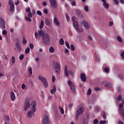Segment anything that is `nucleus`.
Returning a JSON list of instances; mask_svg holds the SVG:
<instances>
[{"mask_svg":"<svg viewBox=\"0 0 124 124\" xmlns=\"http://www.w3.org/2000/svg\"><path fill=\"white\" fill-rule=\"evenodd\" d=\"M31 105L32 108H31L30 110H29L27 113L28 118H31V117L34 115L35 111H36V103H35V101H32L31 103Z\"/></svg>","mask_w":124,"mask_h":124,"instance_id":"1","label":"nucleus"},{"mask_svg":"<svg viewBox=\"0 0 124 124\" xmlns=\"http://www.w3.org/2000/svg\"><path fill=\"white\" fill-rule=\"evenodd\" d=\"M42 41L45 44L50 43V35L48 33H45L42 35Z\"/></svg>","mask_w":124,"mask_h":124,"instance_id":"2","label":"nucleus"},{"mask_svg":"<svg viewBox=\"0 0 124 124\" xmlns=\"http://www.w3.org/2000/svg\"><path fill=\"white\" fill-rule=\"evenodd\" d=\"M38 79L40 80L43 83V85L45 86V88H48L49 84H48V82H47V80H46V78H45L42 77L41 75H39L38 76Z\"/></svg>","mask_w":124,"mask_h":124,"instance_id":"3","label":"nucleus"},{"mask_svg":"<svg viewBox=\"0 0 124 124\" xmlns=\"http://www.w3.org/2000/svg\"><path fill=\"white\" fill-rule=\"evenodd\" d=\"M64 73L66 77H68L69 74L71 76H74V73H73V72L71 71V70H68L66 66L64 67Z\"/></svg>","mask_w":124,"mask_h":124,"instance_id":"4","label":"nucleus"},{"mask_svg":"<svg viewBox=\"0 0 124 124\" xmlns=\"http://www.w3.org/2000/svg\"><path fill=\"white\" fill-rule=\"evenodd\" d=\"M30 107H31V103L29 101H26L23 105L24 110L25 111H28Z\"/></svg>","mask_w":124,"mask_h":124,"instance_id":"5","label":"nucleus"},{"mask_svg":"<svg viewBox=\"0 0 124 124\" xmlns=\"http://www.w3.org/2000/svg\"><path fill=\"white\" fill-rule=\"evenodd\" d=\"M43 124H50V120L49 117L47 115H44L43 118Z\"/></svg>","mask_w":124,"mask_h":124,"instance_id":"6","label":"nucleus"},{"mask_svg":"<svg viewBox=\"0 0 124 124\" xmlns=\"http://www.w3.org/2000/svg\"><path fill=\"white\" fill-rule=\"evenodd\" d=\"M52 64L55 66L56 73L60 74V66L59 65V63L58 62H53Z\"/></svg>","mask_w":124,"mask_h":124,"instance_id":"7","label":"nucleus"},{"mask_svg":"<svg viewBox=\"0 0 124 124\" xmlns=\"http://www.w3.org/2000/svg\"><path fill=\"white\" fill-rule=\"evenodd\" d=\"M67 83L70 86L71 90L73 92H74V91H75V85H74V83H73V82H72L70 80H68Z\"/></svg>","mask_w":124,"mask_h":124,"instance_id":"8","label":"nucleus"},{"mask_svg":"<svg viewBox=\"0 0 124 124\" xmlns=\"http://www.w3.org/2000/svg\"><path fill=\"white\" fill-rule=\"evenodd\" d=\"M51 7L53 8H56L58 6L56 0H49Z\"/></svg>","mask_w":124,"mask_h":124,"instance_id":"9","label":"nucleus"},{"mask_svg":"<svg viewBox=\"0 0 124 124\" xmlns=\"http://www.w3.org/2000/svg\"><path fill=\"white\" fill-rule=\"evenodd\" d=\"M84 108L81 107L79 108L77 111V114H76V117L77 118H78L79 115H82L83 113H84Z\"/></svg>","mask_w":124,"mask_h":124,"instance_id":"10","label":"nucleus"},{"mask_svg":"<svg viewBox=\"0 0 124 124\" xmlns=\"http://www.w3.org/2000/svg\"><path fill=\"white\" fill-rule=\"evenodd\" d=\"M103 2L102 5L105 9H108L109 8V4L107 3V0H101Z\"/></svg>","mask_w":124,"mask_h":124,"instance_id":"11","label":"nucleus"},{"mask_svg":"<svg viewBox=\"0 0 124 124\" xmlns=\"http://www.w3.org/2000/svg\"><path fill=\"white\" fill-rule=\"evenodd\" d=\"M0 27L2 29H5V22L2 17L0 18Z\"/></svg>","mask_w":124,"mask_h":124,"instance_id":"12","label":"nucleus"},{"mask_svg":"<svg viewBox=\"0 0 124 124\" xmlns=\"http://www.w3.org/2000/svg\"><path fill=\"white\" fill-rule=\"evenodd\" d=\"M9 5H10V10L11 12H13V11H14V4L12 2V0H9Z\"/></svg>","mask_w":124,"mask_h":124,"instance_id":"13","label":"nucleus"},{"mask_svg":"<svg viewBox=\"0 0 124 124\" xmlns=\"http://www.w3.org/2000/svg\"><path fill=\"white\" fill-rule=\"evenodd\" d=\"M72 20L73 23L74 27H76V28H77L79 23H78V21H76V17L73 16L72 17Z\"/></svg>","mask_w":124,"mask_h":124,"instance_id":"14","label":"nucleus"},{"mask_svg":"<svg viewBox=\"0 0 124 124\" xmlns=\"http://www.w3.org/2000/svg\"><path fill=\"white\" fill-rule=\"evenodd\" d=\"M82 25H84V28L86 29V30H89L90 29V27L91 26L90 24L85 21H82L81 22Z\"/></svg>","mask_w":124,"mask_h":124,"instance_id":"15","label":"nucleus"},{"mask_svg":"<svg viewBox=\"0 0 124 124\" xmlns=\"http://www.w3.org/2000/svg\"><path fill=\"white\" fill-rule=\"evenodd\" d=\"M31 18H32V14H31V12H29L28 13V17L25 16V20L26 21H29V22H31Z\"/></svg>","mask_w":124,"mask_h":124,"instance_id":"16","label":"nucleus"},{"mask_svg":"<svg viewBox=\"0 0 124 124\" xmlns=\"http://www.w3.org/2000/svg\"><path fill=\"white\" fill-rule=\"evenodd\" d=\"M53 23H54L56 27H59L60 26V22H59L57 17H54L53 19Z\"/></svg>","mask_w":124,"mask_h":124,"instance_id":"17","label":"nucleus"},{"mask_svg":"<svg viewBox=\"0 0 124 124\" xmlns=\"http://www.w3.org/2000/svg\"><path fill=\"white\" fill-rule=\"evenodd\" d=\"M80 79L82 82H86L87 81V78H86V75L84 73H81L80 74Z\"/></svg>","mask_w":124,"mask_h":124,"instance_id":"18","label":"nucleus"},{"mask_svg":"<svg viewBox=\"0 0 124 124\" xmlns=\"http://www.w3.org/2000/svg\"><path fill=\"white\" fill-rule=\"evenodd\" d=\"M11 99L12 101H14L16 99V96H15V93L13 92L10 93Z\"/></svg>","mask_w":124,"mask_h":124,"instance_id":"19","label":"nucleus"},{"mask_svg":"<svg viewBox=\"0 0 124 124\" xmlns=\"http://www.w3.org/2000/svg\"><path fill=\"white\" fill-rule=\"evenodd\" d=\"M15 46L19 52L21 51V50H22V47H21V45L20 44V42H16V43Z\"/></svg>","mask_w":124,"mask_h":124,"instance_id":"20","label":"nucleus"},{"mask_svg":"<svg viewBox=\"0 0 124 124\" xmlns=\"http://www.w3.org/2000/svg\"><path fill=\"white\" fill-rule=\"evenodd\" d=\"M45 24L48 27H50L51 26V23H52V20L46 18L45 19Z\"/></svg>","mask_w":124,"mask_h":124,"instance_id":"21","label":"nucleus"},{"mask_svg":"<svg viewBox=\"0 0 124 124\" xmlns=\"http://www.w3.org/2000/svg\"><path fill=\"white\" fill-rule=\"evenodd\" d=\"M74 28L78 32H83V31H84V30L82 28L79 29V24H78V26H77V27L76 26H74Z\"/></svg>","mask_w":124,"mask_h":124,"instance_id":"22","label":"nucleus"},{"mask_svg":"<svg viewBox=\"0 0 124 124\" xmlns=\"http://www.w3.org/2000/svg\"><path fill=\"white\" fill-rule=\"evenodd\" d=\"M57 92V89L56 88V86L53 85L52 90H50V93L51 94H54V93Z\"/></svg>","mask_w":124,"mask_h":124,"instance_id":"23","label":"nucleus"},{"mask_svg":"<svg viewBox=\"0 0 124 124\" xmlns=\"http://www.w3.org/2000/svg\"><path fill=\"white\" fill-rule=\"evenodd\" d=\"M38 34L39 36H42V35H43V34H45L44 31H42V30H38Z\"/></svg>","mask_w":124,"mask_h":124,"instance_id":"24","label":"nucleus"},{"mask_svg":"<svg viewBox=\"0 0 124 124\" xmlns=\"http://www.w3.org/2000/svg\"><path fill=\"white\" fill-rule=\"evenodd\" d=\"M44 27V21L43 20H41V23L40 24L39 28L41 30V29H43Z\"/></svg>","mask_w":124,"mask_h":124,"instance_id":"25","label":"nucleus"},{"mask_svg":"<svg viewBox=\"0 0 124 124\" xmlns=\"http://www.w3.org/2000/svg\"><path fill=\"white\" fill-rule=\"evenodd\" d=\"M59 109L60 110V112H61V114L63 115V114H64V110H63V108H62V107H60Z\"/></svg>","mask_w":124,"mask_h":124,"instance_id":"26","label":"nucleus"},{"mask_svg":"<svg viewBox=\"0 0 124 124\" xmlns=\"http://www.w3.org/2000/svg\"><path fill=\"white\" fill-rule=\"evenodd\" d=\"M60 44H61V45H63V44H64V41L63 40V39L62 38H61L60 40Z\"/></svg>","mask_w":124,"mask_h":124,"instance_id":"27","label":"nucleus"},{"mask_svg":"<svg viewBox=\"0 0 124 124\" xmlns=\"http://www.w3.org/2000/svg\"><path fill=\"white\" fill-rule=\"evenodd\" d=\"M49 52L50 53H54V52H55V49H54V47L53 46L50 47Z\"/></svg>","mask_w":124,"mask_h":124,"instance_id":"28","label":"nucleus"},{"mask_svg":"<svg viewBox=\"0 0 124 124\" xmlns=\"http://www.w3.org/2000/svg\"><path fill=\"white\" fill-rule=\"evenodd\" d=\"M84 9L85 12H89V7L87 5L84 6Z\"/></svg>","mask_w":124,"mask_h":124,"instance_id":"29","label":"nucleus"},{"mask_svg":"<svg viewBox=\"0 0 124 124\" xmlns=\"http://www.w3.org/2000/svg\"><path fill=\"white\" fill-rule=\"evenodd\" d=\"M102 85H104V86H108L109 85V83H108L107 82V81H104L102 82Z\"/></svg>","mask_w":124,"mask_h":124,"instance_id":"30","label":"nucleus"},{"mask_svg":"<svg viewBox=\"0 0 124 124\" xmlns=\"http://www.w3.org/2000/svg\"><path fill=\"white\" fill-rule=\"evenodd\" d=\"M28 71L30 72L31 75H32V68L31 67L28 68Z\"/></svg>","mask_w":124,"mask_h":124,"instance_id":"31","label":"nucleus"},{"mask_svg":"<svg viewBox=\"0 0 124 124\" xmlns=\"http://www.w3.org/2000/svg\"><path fill=\"white\" fill-rule=\"evenodd\" d=\"M117 39L118 40V41H119V42H123V40L122 39V38L121 37V36H117Z\"/></svg>","mask_w":124,"mask_h":124,"instance_id":"32","label":"nucleus"},{"mask_svg":"<svg viewBox=\"0 0 124 124\" xmlns=\"http://www.w3.org/2000/svg\"><path fill=\"white\" fill-rule=\"evenodd\" d=\"M24 57H25V55H24V54H21L19 56V60H20V61H23V60H24Z\"/></svg>","mask_w":124,"mask_h":124,"instance_id":"33","label":"nucleus"},{"mask_svg":"<svg viewBox=\"0 0 124 124\" xmlns=\"http://www.w3.org/2000/svg\"><path fill=\"white\" fill-rule=\"evenodd\" d=\"M16 62V58H15V57L13 56L12 57V63H14Z\"/></svg>","mask_w":124,"mask_h":124,"instance_id":"34","label":"nucleus"},{"mask_svg":"<svg viewBox=\"0 0 124 124\" xmlns=\"http://www.w3.org/2000/svg\"><path fill=\"white\" fill-rule=\"evenodd\" d=\"M65 45H66L68 49H70V46H69V44H68V42L67 41L65 42Z\"/></svg>","mask_w":124,"mask_h":124,"instance_id":"35","label":"nucleus"},{"mask_svg":"<svg viewBox=\"0 0 124 124\" xmlns=\"http://www.w3.org/2000/svg\"><path fill=\"white\" fill-rule=\"evenodd\" d=\"M91 93H92V89H91V88H89L87 92V94L88 95H90Z\"/></svg>","mask_w":124,"mask_h":124,"instance_id":"36","label":"nucleus"},{"mask_svg":"<svg viewBox=\"0 0 124 124\" xmlns=\"http://www.w3.org/2000/svg\"><path fill=\"white\" fill-rule=\"evenodd\" d=\"M30 47H27L25 50V53L26 54H29V53H30Z\"/></svg>","mask_w":124,"mask_h":124,"instance_id":"37","label":"nucleus"},{"mask_svg":"<svg viewBox=\"0 0 124 124\" xmlns=\"http://www.w3.org/2000/svg\"><path fill=\"white\" fill-rule=\"evenodd\" d=\"M2 34H4V35H5L6 34H7V31H6V30H4L2 31Z\"/></svg>","mask_w":124,"mask_h":124,"instance_id":"38","label":"nucleus"},{"mask_svg":"<svg viewBox=\"0 0 124 124\" xmlns=\"http://www.w3.org/2000/svg\"><path fill=\"white\" fill-rule=\"evenodd\" d=\"M104 70L105 72H106L107 73V72H109V68L106 67H105Z\"/></svg>","mask_w":124,"mask_h":124,"instance_id":"39","label":"nucleus"},{"mask_svg":"<svg viewBox=\"0 0 124 124\" xmlns=\"http://www.w3.org/2000/svg\"><path fill=\"white\" fill-rule=\"evenodd\" d=\"M66 18L67 22H69V20H70V18H69V16H68V15H67V14H66Z\"/></svg>","mask_w":124,"mask_h":124,"instance_id":"40","label":"nucleus"},{"mask_svg":"<svg viewBox=\"0 0 124 124\" xmlns=\"http://www.w3.org/2000/svg\"><path fill=\"white\" fill-rule=\"evenodd\" d=\"M106 123V121L105 120H102L99 122V124H105Z\"/></svg>","mask_w":124,"mask_h":124,"instance_id":"41","label":"nucleus"},{"mask_svg":"<svg viewBox=\"0 0 124 124\" xmlns=\"http://www.w3.org/2000/svg\"><path fill=\"white\" fill-rule=\"evenodd\" d=\"M122 95H119L118 97H117V100L118 101H120V100H121V99H122Z\"/></svg>","mask_w":124,"mask_h":124,"instance_id":"42","label":"nucleus"},{"mask_svg":"<svg viewBox=\"0 0 124 124\" xmlns=\"http://www.w3.org/2000/svg\"><path fill=\"white\" fill-rule=\"evenodd\" d=\"M37 14L38 15H39V16H41V15H42V13H41V11H37Z\"/></svg>","mask_w":124,"mask_h":124,"instance_id":"43","label":"nucleus"},{"mask_svg":"<svg viewBox=\"0 0 124 124\" xmlns=\"http://www.w3.org/2000/svg\"><path fill=\"white\" fill-rule=\"evenodd\" d=\"M23 44H24V45H26V44H27V40H26V39L25 38L23 39Z\"/></svg>","mask_w":124,"mask_h":124,"instance_id":"44","label":"nucleus"},{"mask_svg":"<svg viewBox=\"0 0 124 124\" xmlns=\"http://www.w3.org/2000/svg\"><path fill=\"white\" fill-rule=\"evenodd\" d=\"M34 35L36 39H38V33H37V32H35Z\"/></svg>","mask_w":124,"mask_h":124,"instance_id":"45","label":"nucleus"},{"mask_svg":"<svg viewBox=\"0 0 124 124\" xmlns=\"http://www.w3.org/2000/svg\"><path fill=\"white\" fill-rule=\"evenodd\" d=\"M30 47L31 50H32V49H33V48L34 47V46H33V44H30Z\"/></svg>","mask_w":124,"mask_h":124,"instance_id":"46","label":"nucleus"},{"mask_svg":"<svg viewBox=\"0 0 124 124\" xmlns=\"http://www.w3.org/2000/svg\"><path fill=\"white\" fill-rule=\"evenodd\" d=\"M22 89H23V90H27V87H26V85L25 84H22Z\"/></svg>","mask_w":124,"mask_h":124,"instance_id":"47","label":"nucleus"},{"mask_svg":"<svg viewBox=\"0 0 124 124\" xmlns=\"http://www.w3.org/2000/svg\"><path fill=\"white\" fill-rule=\"evenodd\" d=\"M121 57L122 59H124V51H122V52L121 53Z\"/></svg>","mask_w":124,"mask_h":124,"instance_id":"48","label":"nucleus"},{"mask_svg":"<svg viewBox=\"0 0 124 124\" xmlns=\"http://www.w3.org/2000/svg\"><path fill=\"white\" fill-rule=\"evenodd\" d=\"M93 124H98V120H97V119H95V120L93 121Z\"/></svg>","mask_w":124,"mask_h":124,"instance_id":"49","label":"nucleus"},{"mask_svg":"<svg viewBox=\"0 0 124 124\" xmlns=\"http://www.w3.org/2000/svg\"><path fill=\"white\" fill-rule=\"evenodd\" d=\"M119 78H121V79H124V75L122 74H120L119 75Z\"/></svg>","mask_w":124,"mask_h":124,"instance_id":"50","label":"nucleus"},{"mask_svg":"<svg viewBox=\"0 0 124 124\" xmlns=\"http://www.w3.org/2000/svg\"><path fill=\"white\" fill-rule=\"evenodd\" d=\"M71 50H72V51H74V50H75L74 46L73 45H71Z\"/></svg>","mask_w":124,"mask_h":124,"instance_id":"51","label":"nucleus"},{"mask_svg":"<svg viewBox=\"0 0 124 124\" xmlns=\"http://www.w3.org/2000/svg\"><path fill=\"white\" fill-rule=\"evenodd\" d=\"M56 81V77L55 76H52V82L54 83Z\"/></svg>","mask_w":124,"mask_h":124,"instance_id":"52","label":"nucleus"},{"mask_svg":"<svg viewBox=\"0 0 124 124\" xmlns=\"http://www.w3.org/2000/svg\"><path fill=\"white\" fill-rule=\"evenodd\" d=\"M71 4L73 6H75V5H76V3H75V1H73L71 2Z\"/></svg>","mask_w":124,"mask_h":124,"instance_id":"53","label":"nucleus"},{"mask_svg":"<svg viewBox=\"0 0 124 124\" xmlns=\"http://www.w3.org/2000/svg\"><path fill=\"white\" fill-rule=\"evenodd\" d=\"M81 13H82L81 11H77V14L78 16H80V15H81Z\"/></svg>","mask_w":124,"mask_h":124,"instance_id":"54","label":"nucleus"},{"mask_svg":"<svg viewBox=\"0 0 124 124\" xmlns=\"http://www.w3.org/2000/svg\"><path fill=\"white\" fill-rule=\"evenodd\" d=\"M108 26H109V27H112V26H113V22L112 21H110L109 22Z\"/></svg>","mask_w":124,"mask_h":124,"instance_id":"55","label":"nucleus"},{"mask_svg":"<svg viewBox=\"0 0 124 124\" xmlns=\"http://www.w3.org/2000/svg\"><path fill=\"white\" fill-rule=\"evenodd\" d=\"M95 91H96L97 92H98L99 91H100V88L98 87H96L94 89Z\"/></svg>","mask_w":124,"mask_h":124,"instance_id":"56","label":"nucleus"},{"mask_svg":"<svg viewBox=\"0 0 124 124\" xmlns=\"http://www.w3.org/2000/svg\"><path fill=\"white\" fill-rule=\"evenodd\" d=\"M26 12H30V11H31V9H30V8H26Z\"/></svg>","mask_w":124,"mask_h":124,"instance_id":"57","label":"nucleus"},{"mask_svg":"<svg viewBox=\"0 0 124 124\" xmlns=\"http://www.w3.org/2000/svg\"><path fill=\"white\" fill-rule=\"evenodd\" d=\"M113 1H114L115 3L116 4H119V0H113Z\"/></svg>","mask_w":124,"mask_h":124,"instance_id":"58","label":"nucleus"},{"mask_svg":"<svg viewBox=\"0 0 124 124\" xmlns=\"http://www.w3.org/2000/svg\"><path fill=\"white\" fill-rule=\"evenodd\" d=\"M20 3V1L19 0H17L15 4L16 6L18 5Z\"/></svg>","mask_w":124,"mask_h":124,"instance_id":"59","label":"nucleus"},{"mask_svg":"<svg viewBox=\"0 0 124 124\" xmlns=\"http://www.w3.org/2000/svg\"><path fill=\"white\" fill-rule=\"evenodd\" d=\"M44 13L46 14H47L48 13V10H47V9H44Z\"/></svg>","mask_w":124,"mask_h":124,"instance_id":"60","label":"nucleus"},{"mask_svg":"<svg viewBox=\"0 0 124 124\" xmlns=\"http://www.w3.org/2000/svg\"><path fill=\"white\" fill-rule=\"evenodd\" d=\"M87 123H88V120H83V124H87Z\"/></svg>","mask_w":124,"mask_h":124,"instance_id":"61","label":"nucleus"},{"mask_svg":"<svg viewBox=\"0 0 124 124\" xmlns=\"http://www.w3.org/2000/svg\"><path fill=\"white\" fill-rule=\"evenodd\" d=\"M43 5H44V6H46V5H47V2H43Z\"/></svg>","mask_w":124,"mask_h":124,"instance_id":"62","label":"nucleus"},{"mask_svg":"<svg viewBox=\"0 0 124 124\" xmlns=\"http://www.w3.org/2000/svg\"><path fill=\"white\" fill-rule=\"evenodd\" d=\"M118 124H124V122H123L122 121H119L118 122Z\"/></svg>","mask_w":124,"mask_h":124,"instance_id":"63","label":"nucleus"},{"mask_svg":"<svg viewBox=\"0 0 124 124\" xmlns=\"http://www.w3.org/2000/svg\"><path fill=\"white\" fill-rule=\"evenodd\" d=\"M64 52H65V53H68V52H69V51H68V50L67 49V48H65V49H64Z\"/></svg>","mask_w":124,"mask_h":124,"instance_id":"64","label":"nucleus"}]
</instances>
